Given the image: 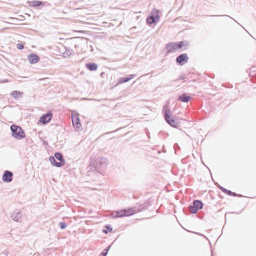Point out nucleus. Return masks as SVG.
<instances>
[{
    "label": "nucleus",
    "mask_w": 256,
    "mask_h": 256,
    "mask_svg": "<svg viewBox=\"0 0 256 256\" xmlns=\"http://www.w3.org/2000/svg\"><path fill=\"white\" fill-rule=\"evenodd\" d=\"M198 218L202 220L204 218V215L203 214L200 215V214H198Z\"/></svg>",
    "instance_id": "nucleus-32"
},
{
    "label": "nucleus",
    "mask_w": 256,
    "mask_h": 256,
    "mask_svg": "<svg viewBox=\"0 0 256 256\" xmlns=\"http://www.w3.org/2000/svg\"><path fill=\"white\" fill-rule=\"evenodd\" d=\"M12 219L18 222H22V212L20 210H16L11 214Z\"/></svg>",
    "instance_id": "nucleus-14"
},
{
    "label": "nucleus",
    "mask_w": 256,
    "mask_h": 256,
    "mask_svg": "<svg viewBox=\"0 0 256 256\" xmlns=\"http://www.w3.org/2000/svg\"><path fill=\"white\" fill-rule=\"evenodd\" d=\"M210 16V17H223V16H228V15H212V16Z\"/></svg>",
    "instance_id": "nucleus-29"
},
{
    "label": "nucleus",
    "mask_w": 256,
    "mask_h": 256,
    "mask_svg": "<svg viewBox=\"0 0 256 256\" xmlns=\"http://www.w3.org/2000/svg\"><path fill=\"white\" fill-rule=\"evenodd\" d=\"M12 134L16 140H21L26 137L24 132L21 127L16 125H12L10 127Z\"/></svg>",
    "instance_id": "nucleus-5"
},
{
    "label": "nucleus",
    "mask_w": 256,
    "mask_h": 256,
    "mask_svg": "<svg viewBox=\"0 0 256 256\" xmlns=\"http://www.w3.org/2000/svg\"><path fill=\"white\" fill-rule=\"evenodd\" d=\"M126 82H128V77L122 78L119 80V84L126 83Z\"/></svg>",
    "instance_id": "nucleus-26"
},
{
    "label": "nucleus",
    "mask_w": 256,
    "mask_h": 256,
    "mask_svg": "<svg viewBox=\"0 0 256 256\" xmlns=\"http://www.w3.org/2000/svg\"><path fill=\"white\" fill-rule=\"evenodd\" d=\"M217 186L219 190H220L222 192L228 196H232L234 197H238V198H243L244 197L242 195L238 194L236 192H232L230 190H228L226 188L222 187L220 184H218Z\"/></svg>",
    "instance_id": "nucleus-9"
},
{
    "label": "nucleus",
    "mask_w": 256,
    "mask_h": 256,
    "mask_svg": "<svg viewBox=\"0 0 256 256\" xmlns=\"http://www.w3.org/2000/svg\"><path fill=\"white\" fill-rule=\"evenodd\" d=\"M152 205V202L150 200H148L143 204H142L138 206L129 208V217L134 216L136 213L144 211L150 206Z\"/></svg>",
    "instance_id": "nucleus-3"
},
{
    "label": "nucleus",
    "mask_w": 256,
    "mask_h": 256,
    "mask_svg": "<svg viewBox=\"0 0 256 256\" xmlns=\"http://www.w3.org/2000/svg\"><path fill=\"white\" fill-rule=\"evenodd\" d=\"M136 76V75L135 74H129V82L132 80Z\"/></svg>",
    "instance_id": "nucleus-31"
},
{
    "label": "nucleus",
    "mask_w": 256,
    "mask_h": 256,
    "mask_svg": "<svg viewBox=\"0 0 256 256\" xmlns=\"http://www.w3.org/2000/svg\"><path fill=\"white\" fill-rule=\"evenodd\" d=\"M114 218H122L124 216H128V210H126L117 211L114 212L112 214Z\"/></svg>",
    "instance_id": "nucleus-16"
},
{
    "label": "nucleus",
    "mask_w": 256,
    "mask_h": 256,
    "mask_svg": "<svg viewBox=\"0 0 256 256\" xmlns=\"http://www.w3.org/2000/svg\"><path fill=\"white\" fill-rule=\"evenodd\" d=\"M110 247L111 246H108L107 248H106V249H104L102 252V254H100V256H106L108 252V251L110 250Z\"/></svg>",
    "instance_id": "nucleus-23"
},
{
    "label": "nucleus",
    "mask_w": 256,
    "mask_h": 256,
    "mask_svg": "<svg viewBox=\"0 0 256 256\" xmlns=\"http://www.w3.org/2000/svg\"><path fill=\"white\" fill-rule=\"evenodd\" d=\"M228 18H230L232 19V20H234V18H231L230 16H228Z\"/></svg>",
    "instance_id": "nucleus-36"
},
{
    "label": "nucleus",
    "mask_w": 256,
    "mask_h": 256,
    "mask_svg": "<svg viewBox=\"0 0 256 256\" xmlns=\"http://www.w3.org/2000/svg\"><path fill=\"white\" fill-rule=\"evenodd\" d=\"M49 159L52 164L57 168H61L66 164L62 154L60 152H56L54 156H50Z\"/></svg>",
    "instance_id": "nucleus-2"
},
{
    "label": "nucleus",
    "mask_w": 256,
    "mask_h": 256,
    "mask_svg": "<svg viewBox=\"0 0 256 256\" xmlns=\"http://www.w3.org/2000/svg\"><path fill=\"white\" fill-rule=\"evenodd\" d=\"M174 43L176 44L177 50L182 49L184 48H185L184 49V50H185L190 46L189 42L187 40L175 42Z\"/></svg>",
    "instance_id": "nucleus-15"
},
{
    "label": "nucleus",
    "mask_w": 256,
    "mask_h": 256,
    "mask_svg": "<svg viewBox=\"0 0 256 256\" xmlns=\"http://www.w3.org/2000/svg\"><path fill=\"white\" fill-rule=\"evenodd\" d=\"M103 232H104V233L106 234H107L108 233V231H107V230H103Z\"/></svg>",
    "instance_id": "nucleus-35"
},
{
    "label": "nucleus",
    "mask_w": 256,
    "mask_h": 256,
    "mask_svg": "<svg viewBox=\"0 0 256 256\" xmlns=\"http://www.w3.org/2000/svg\"><path fill=\"white\" fill-rule=\"evenodd\" d=\"M212 256H213V255L212 254Z\"/></svg>",
    "instance_id": "nucleus-39"
},
{
    "label": "nucleus",
    "mask_w": 256,
    "mask_h": 256,
    "mask_svg": "<svg viewBox=\"0 0 256 256\" xmlns=\"http://www.w3.org/2000/svg\"><path fill=\"white\" fill-rule=\"evenodd\" d=\"M192 99V98L187 93L184 92L180 95L178 98V100L184 103H188Z\"/></svg>",
    "instance_id": "nucleus-13"
},
{
    "label": "nucleus",
    "mask_w": 256,
    "mask_h": 256,
    "mask_svg": "<svg viewBox=\"0 0 256 256\" xmlns=\"http://www.w3.org/2000/svg\"><path fill=\"white\" fill-rule=\"evenodd\" d=\"M17 48L19 50H22L24 49V46L23 45V44H17Z\"/></svg>",
    "instance_id": "nucleus-28"
},
{
    "label": "nucleus",
    "mask_w": 256,
    "mask_h": 256,
    "mask_svg": "<svg viewBox=\"0 0 256 256\" xmlns=\"http://www.w3.org/2000/svg\"><path fill=\"white\" fill-rule=\"evenodd\" d=\"M59 226L62 230H64L66 228L67 224L64 222H60L59 224Z\"/></svg>",
    "instance_id": "nucleus-25"
},
{
    "label": "nucleus",
    "mask_w": 256,
    "mask_h": 256,
    "mask_svg": "<svg viewBox=\"0 0 256 256\" xmlns=\"http://www.w3.org/2000/svg\"><path fill=\"white\" fill-rule=\"evenodd\" d=\"M65 49L66 51L63 53L62 56L64 58H67L73 54L74 52L73 50L70 48H65Z\"/></svg>",
    "instance_id": "nucleus-21"
},
{
    "label": "nucleus",
    "mask_w": 256,
    "mask_h": 256,
    "mask_svg": "<svg viewBox=\"0 0 256 256\" xmlns=\"http://www.w3.org/2000/svg\"><path fill=\"white\" fill-rule=\"evenodd\" d=\"M176 146H178V144H175L174 146V148H176Z\"/></svg>",
    "instance_id": "nucleus-37"
},
{
    "label": "nucleus",
    "mask_w": 256,
    "mask_h": 256,
    "mask_svg": "<svg viewBox=\"0 0 256 256\" xmlns=\"http://www.w3.org/2000/svg\"><path fill=\"white\" fill-rule=\"evenodd\" d=\"M52 118V112H48L45 114H44L40 119L39 122L46 124L48 123Z\"/></svg>",
    "instance_id": "nucleus-10"
},
{
    "label": "nucleus",
    "mask_w": 256,
    "mask_h": 256,
    "mask_svg": "<svg viewBox=\"0 0 256 256\" xmlns=\"http://www.w3.org/2000/svg\"><path fill=\"white\" fill-rule=\"evenodd\" d=\"M106 228L110 232H112V228L110 225H106Z\"/></svg>",
    "instance_id": "nucleus-30"
},
{
    "label": "nucleus",
    "mask_w": 256,
    "mask_h": 256,
    "mask_svg": "<svg viewBox=\"0 0 256 256\" xmlns=\"http://www.w3.org/2000/svg\"><path fill=\"white\" fill-rule=\"evenodd\" d=\"M250 76H256V66L253 67L251 68L250 71Z\"/></svg>",
    "instance_id": "nucleus-24"
},
{
    "label": "nucleus",
    "mask_w": 256,
    "mask_h": 256,
    "mask_svg": "<svg viewBox=\"0 0 256 256\" xmlns=\"http://www.w3.org/2000/svg\"><path fill=\"white\" fill-rule=\"evenodd\" d=\"M13 173L12 172L6 170L2 176V180L7 183H10L12 180Z\"/></svg>",
    "instance_id": "nucleus-12"
},
{
    "label": "nucleus",
    "mask_w": 256,
    "mask_h": 256,
    "mask_svg": "<svg viewBox=\"0 0 256 256\" xmlns=\"http://www.w3.org/2000/svg\"><path fill=\"white\" fill-rule=\"evenodd\" d=\"M184 213L185 214H187V215L189 214H188L186 211L184 210Z\"/></svg>",
    "instance_id": "nucleus-34"
},
{
    "label": "nucleus",
    "mask_w": 256,
    "mask_h": 256,
    "mask_svg": "<svg viewBox=\"0 0 256 256\" xmlns=\"http://www.w3.org/2000/svg\"><path fill=\"white\" fill-rule=\"evenodd\" d=\"M92 165L96 170L101 172V171H103L107 168L108 160L106 158H99L94 162Z\"/></svg>",
    "instance_id": "nucleus-4"
},
{
    "label": "nucleus",
    "mask_w": 256,
    "mask_h": 256,
    "mask_svg": "<svg viewBox=\"0 0 256 256\" xmlns=\"http://www.w3.org/2000/svg\"><path fill=\"white\" fill-rule=\"evenodd\" d=\"M86 68L91 72L96 71L98 66L95 63H88L86 64Z\"/></svg>",
    "instance_id": "nucleus-20"
},
{
    "label": "nucleus",
    "mask_w": 256,
    "mask_h": 256,
    "mask_svg": "<svg viewBox=\"0 0 256 256\" xmlns=\"http://www.w3.org/2000/svg\"><path fill=\"white\" fill-rule=\"evenodd\" d=\"M188 56L186 54H181L178 56L176 58V62L180 66H183L188 63Z\"/></svg>",
    "instance_id": "nucleus-8"
},
{
    "label": "nucleus",
    "mask_w": 256,
    "mask_h": 256,
    "mask_svg": "<svg viewBox=\"0 0 256 256\" xmlns=\"http://www.w3.org/2000/svg\"><path fill=\"white\" fill-rule=\"evenodd\" d=\"M194 234H198V235H199V236H202L203 237H204V238H206L208 239V238H206V236H204V234H200V233H197V232H195Z\"/></svg>",
    "instance_id": "nucleus-33"
},
{
    "label": "nucleus",
    "mask_w": 256,
    "mask_h": 256,
    "mask_svg": "<svg viewBox=\"0 0 256 256\" xmlns=\"http://www.w3.org/2000/svg\"><path fill=\"white\" fill-rule=\"evenodd\" d=\"M186 78V74H182L179 76L178 80H184Z\"/></svg>",
    "instance_id": "nucleus-27"
},
{
    "label": "nucleus",
    "mask_w": 256,
    "mask_h": 256,
    "mask_svg": "<svg viewBox=\"0 0 256 256\" xmlns=\"http://www.w3.org/2000/svg\"><path fill=\"white\" fill-rule=\"evenodd\" d=\"M10 95L15 100H18L22 97V96H24V92L18 90H14L11 93Z\"/></svg>",
    "instance_id": "nucleus-19"
},
{
    "label": "nucleus",
    "mask_w": 256,
    "mask_h": 256,
    "mask_svg": "<svg viewBox=\"0 0 256 256\" xmlns=\"http://www.w3.org/2000/svg\"><path fill=\"white\" fill-rule=\"evenodd\" d=\"M162 114L165 121L172 128H178L180 122L172 115L171 110L168 105L165 104L162 109Z\"/></svg>",
    "instance_id": "nucleus-1"
},
{
    "label": "nucleus",
    "mask_w": 256,
    "mask_h": 256,
    "mask_svg": "<svg viewBox=\"0 0 256 256\" xmlns=\"http://www.w3.org/2000/svg\"><path fill=\"white\" fill-rule=\"evenodd\" d=\"M28 60H29L30 64H36L39 62L40 58L36 54H32L28 56Z\"/></svg>",
    "instance_id": "nucleus-17"
},
{
    "label": "nucleus",
    "mask_w": 256,
    "mask_h": 256,
    "mask_svg": "<svg viewBox=\"0 0 256 256\" xmlns=\"http://www.w3.org/2000/svg\"><path fill=\"white\" fill-rule=\"evenodd\" d=\"M44 3L38 0H34L30 2V6L34 8H38L40 6H43Z\"/></svg>",
    "instance_id": "nucleus-22"
},
{
    "label": "nucleus",
    "mask_w": 256,
    "mask_h": 256,
    "mask_svg": "<svg viewBox=\"0 0 256 256\" xmlns=\"http://www.w3.org/2000/svg\"><path fill=\"white\" fill-rule=\"evenodd\" d=\"M232 213L233 214H238V212H233Z\"/></svg>",
    "instance_id": "nucleus-38"
},
{
    "label": "nucleus",
    "mask_w": 256,
    "mask_h": 256,
    "mask_svg": "<svg viewBox=\"0 0 256 256\" xmlns=\"http://www.w3.org/2000/svg\"><path fill=\"white\" fill-rule=\"evenodd\" d=\"M156 14H152L146 18V23L149 26H152V24H156L160 20L158 10H155Z\"/></svg>",
    "instance_id": "nucleus-7"
},
{
    "label": "nucleus",
    "mask_w": 256,
    "mask_h": 256,
    "mask_svg": "<svg viewBox=\"0 0 256 256\" xmlns=\"http://www.w3.org/2000/svg\"><path fill=\"white\" fill-rule=\"evenodd\" d=\"M72 121L74 126L76 128L79 129L80 127L82 126L80 122V120L78 116H72Z\"/></svg>",
    "instance_id": "nucleus-18"
},
{
    "label": "nucleus",
    "mask_w": 256,
    "mask_h": 256,
    "mask_svg": "<svg viewBox=\"0 0 256 256\" xmlns=\"http://www.w3.org/2000/svg\"><path fill=\"white\" fill-rule=\"evenodd\" d=\"M165 48L167 50L166 55L174 53L176 50H178L176 44L174 42H170L167 44L165 46Z\"/></svg>",
    "instance_id": "nucleus-11"
},
{
    "label": "nucleus",
    "mask_w": 256,
    "mask_h": 256,
    "mask_svg": "<svg viewBox=\"0 0 256 256\" xmlns=\"http://www.w3.org/2000/svg\"><path fill=\"white\" fill-rule=\"evenodd\" d=\"M204 203L200 200H194L192 205L189 206V209L192 214H196L199 210L203 208Z\"/></svg>",
    "instance_id": "nucleus-6"
}]
</instances>
